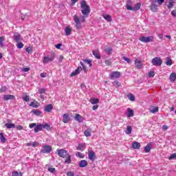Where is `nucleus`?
Returning <instances> with one entry per match:
<instances>
[{"label": "nucleus", "mask_w": 176, "mask_h": 176, "mask_svg": "<svg viewBox=\"0 0 176 176\" xmlns=\"http://www.w3.org/2000/svg\"><path fill=\"white\" fill-rule=\"evenodd\" d=\"M105 64H107V65H111L112 63L111 62V60H105Z\"/></svg>", "instance_id": "61"}, {"label": "nucleus", "mask_w": 176, "mask_h": 176, "mask_svg": "<svg viewBox=\"0 0 176 176\" xmlns=\"http://www.w3.org/2000/svg\"><path fill=\"white\" fill-rule=\"evenodd\" d=\"M76 156H77V157H80V159L85 158V154L79 152L76 154Z\"/></svg>", "instance_id": "40"}, {"label": "nucleus", "mask_w": 176, "mask_h": 176, "mask_svg": "<svg viewBox=\"0 0 176 176\" xmlns=\"http://www.w3.org/2000/svg\"><path fill=\"white\" fill-rule=\"evenodd\" d=\"M0 91H1V93H3V92L6 91V87H1L0 89Z\"/></svg>", "instance_id": "62"}, {"label": "nucleus", "mask_w": 176, "mask_h": 176, "mask_svg": "<svg viewBox=\"0 0 176 176\" xmlns=\"http://www.w3.org/2000/svg\"><path fill=\"white\" fill-rule=\"evenodd\" d=\"M133 131V128L131 126H128L126 129V134H131V131Z\"/></svg>", "instance_id": "36"}, {"label": "nucleus", "mask_w": 176, "mask_h": 176, "mask_svg": "<svg viewBox=\"0 0 176 176\" xmlns=\"http://www.w3.org/2000/svg\"><path fill=\"white\" fill-rule=\"evenodd\" d=\"M65 34L68 36L71 35V32H72V28L69 27H67L65 30Z\"/></svg>", "instance_id": "26"}, {"label": "nucleus", "mask_w": 176, "mask_h": 176, "mask_svg": "<svg viewBox=\"0 0 176 176\" xmlns=\"http://www.w3.org/2000/svg\"><path fill=\"white\" fill-rule=\"evenodd\" d=\"M151 64H153V65H155L156 67H160V65L163 64V61L160 57H155L152 59Z\"/></svg>", "instance_id": "3"}, {"label": "nucleus", "mask_w": 176, "mask_h": 176, "mask_svg": "<svg viewBox=\"0 0 176 176\" xmlns=\"http://www.w3.org/2000/svg\"><path fill=\"white\" fill-rule=\"evenodd\" d=\"M45 89H43V88H41V89H40L38 90V93H39L40 94H45Z\"/></svg>", "instance_id": "56"}, {"label": "nucleus", "mask_w": 176, "mask_h": 176, "mask_svg": "<svg viewBox=\"0 0 176 176\" xmlns=\"http://www.w3.org/2000/svg\"><path fill=\"white\" fill-rule=\"evenodd\" d=\"M5 126L7 129H16V124L13 123H6Z\"/></svg>", "instance_id": "23"}, {"label": "nucleus", "mask_w": 176, "mask_h": 176, "mask_svg": "<svg viewBox=\"0 0 176 176\" xmlns=\"http://www.w3.org/2000/svg\"><path fill=\"white\" fill-rule=\"evenodd\" d=\"M81 6V12L83 16H78V15H74L73 16V20L76 23V30H82V24L80 23H85V17H89V14H90V6H87L86 1L82 0L80 3Z\"/></svg>", "instance_id": "1"}, {"label": "nucleus", "mask_w": 176, "mask_h": 176, "mask_svg": "<svg viewBox=\"0 0 176 176\" xmlns=\"http://www.w3.org/2000/svg\"><path fill=\"white\" fill-rule=\"evenodd\" d=\"M171 14H172V16H173L174 17H176V10L172 11Z\"/></svg>", "instance_id": "64"}, {"label": "nucleus", "mask_w": 176, "mask_h": 176, "mask_svg": "<svg viewBox=\"0 0 176 176\" xmlns=\"http://www.w3.org/2000/svg\"><path fill=\"white\" fill-rule=\"evenodd\" d=\"M14 98V96L13 95H6L3 96V100L8 101V100H13Z\"/></svg>", "instance_id": "24"}, {"label": "nucleus", "mask_w": 176, "mask_h": 176, "mask_svg": "<svg viewBox=\"0 0 176 176\" xmlns=\"http://www.w3.org/2000/svg\"><path fill=\"white\" fill-rule=\"evenodd\" d=\"M12 176H23V174H21V173L14 171L12 173Z\"/></svg>", "instance_id": "44"}, {"label": "nucleus", "mask_w": 176, "mask_h": 176, "mask_svg": "<svg viewBox=\"0 0 176 176\" xmlns=\"http://www.w3.org/2000/svg\"><path fill=\"white\" fill-rule=\"evenodd\" d=\"M129 98L130 101H135V97H134L133 95L129 96Z\"/></svg>", "instance_id": "52"}, {"label": "nucleus", "mask_w": 176, "mask_h": 176, "mask_svg": "<svg viewBox=\"0 0 176 176\" xmlns=\"http://www.w3.org/2000/svg\"><path fill=\"white\" fill-rule=\"evenodd\" d=\"M113 86H115L116 87H119V86H120V83H119V82H118V81H114V82H113Z\"/></svg>", "instance_id": "49"}, {"label": "nucleus", "mask_w": 176, "mask_h": 176, "mask_svg": "<svg viewBox=\"0 0 176 176\" xmlns=\"http://www.w3.org/2000/svg\"><path fill=\"white\" fill-rule=\"evenodd\" d=\"M80 71H82V67H78L75 72H72L71 74V76H76V75H79L80 73Z\"/></svg>", "instance_id": "13"}, {"label": "nucleus", "mask_w": 176, "mask_h": 176, "mask_svg": "<svg viewBox=\"0 0 176 176\" xmlns=\"http://www.w3.org/2000/svg\"><path fill=\"white\" fill-rule=\"evenodd\" d=\"M58 155L60 156V157H63V159H65L67 156H68V151L64 150V149H58L57 150Z\"/></svg>", "instance_id": "4"}, {"label": "nucleus", "mask_w": 176, "mask_h": 176, "mask_svg": "<svg viewBox=\"0 0 176 176\" xmlns=\"http://www.w3.org/2000/svg\"><path fill=\"white\" fill-rule=\"evenodd\" d=\"M120 72H113L110 74V79H118V78H120Z\"/></svg>", "instance_id": "7"}, {"label": "nucleus", "mask_w": 176, "mask_h": 176, "mask_svg": "<svg viewBox=\"0 0 176 176\" xmlns=\"http://www.w3.org/2000/svg\"><path fill=\"white\" fill-rule=\"evenodd\" d=\"M149 111L151 113H156V112H159V107L153 106L150 107Z\"/></svg>", "instance_id": "14"}, {"label": "nucleus", "mask_w": 176, "mask_h": 176, "mask_svg": "<svg viewBox=\"0 0 176 176\" xmlns=\"http://www.w3.org/2000/svg\"><path fill=\"white\" fill-rule=\"evenodd\" d=\"M53 60H54V55L51 56V57L44 56L43 63V64H48V63H51Z\"/></svg>", "instance_id": "6"}, {"label": "nucleus", "mask_w": 176, "mask_h": 176, "mask_svg": "<svg viewBox=\"0 0 176 176\" xmlns=\"http://www.w3.org/2000/svg\"><path fill=\"white\" fill-rule=\"evenodd\" d=\"M40 76H41V78H46V77L47 76V74H46V73H45V72L41 73Z\"/></svg>", "instance_id": "58"}, {"label": "nucleus", "mask_w": 176, "mask_h": 176, "mask_svg": "<svg viewBox=\"0 0 176 176\" xmlns=\"http://www.w3.org/2000/svg\"><path fill=\"white\" fill-rule=\"evenodd\" d=\"M112 47H109V46H106L104 49V52H105V53H107V54H112Z\"/></svg>", "instance_id": "16"}, {"label": "nucleus", "mask_w": 176, "mask_h": 176, "mask_svg": "<svg viewBox=\"0 0 176 176\" xmlns=\"http://www.w3.org/2000/svg\"><path fill=\"white\" fill-rule=\"evenodd\" d=\"M164 2V0H157V5H162Z\"/></svg>", "instance_id": "60"}, {"label": "nucleus", "mask_w": 176, "mask_h": 176, "mask_svg": "<svg viewBox=\"0 0 176 176\" xmlns=\"http://www.w3.org/2000/svg\"><path fill=\"white\" fill-rule=\"evenodd\" d=\"M69 120H71V118H69V114L65 113L63 115V123H68Z\"/></svg>", "instance_id": "12"}, {"label": "nucleus", "mask_w": 176, "mask_h": 176, "mask_svg": "<svg viewBox=\"0 0 176 176\" xmlns=\"http://www.w3.org/2000/svg\"><path fill=\"white\" fill-rule=\"evenodd\" d=\"M151 9L153 12H156V10H157V5H156V1L152 3Z\"/></svg>", "instance_id": "19"}, {"label": "nucleus", "mask_w": 176, "mask_h": 176, "mask_svg": "<svg viewBox=\"0 0 176 176\" xmlns=\"http://www.w3.org/2000/svg\"><path fill=\"white\" fill-rule=\"evenodd\" d=\"M52 109H53V105H52V104H50L45 107L44 111L45 112H51Z\"/></svg>", "instance_id": "18"}, {"label": "nucleus", "mask_w": 176, "mask_h": 176, "mask_svg": "<svg viewBox=\"0 0 176 176\" xmlns=\"http://www.w3.org/2000/svg\"><path fill=\"white\" fill-rule=\"evenodd\" d=\"M131 1H128L126 5V8L128 10H134V8H133L131 6Z\"/></svg>", "instance_id": "33"}, {"label": "nucleus", "mask_w": 176, "mask_h": 176, "mask_svg": "<svg viewBox=\"0 0 176 176\" xmlns=\"http://www.w3.org/2000/svg\"><path fill=\"white\" fill-rule=\"evenodd\" d=\"M148 76L149 78H153V76H155V72H148Z\"/></svg>", "instance_id": "55"}, {"label": "nucleus", "mask_w": 176, "mask_h": 176, "mask_svg": "<svg viewBox=\"0 0 176 176\" xmlns=\"http://www.w3.org/2000/svg\"><path fill=\"white\" fill-rule=\"evenodd\" d=\"M0 140L2 142V144H5L6 142V138H5V136L3 135V133H0Z\"/></svg>", "instance_id": "35"}, {"label": "nucleus", "mask_w": 176, "mask_h": 176, "mask_svg": "<svg viewBox=\"0 0 176 176\" xmlns=\"http://www.w3.org/2000/svg\"><path fill=\"white\" fill-rule=\"evenodd\" d=\"M52 152V146L49 145H43L41 149L42 153H50Z\"/></svg>", "instance_id": "5"}, {"label": "nucleus", "mask_w": 176, "mask_h": 176, "mask_svg": "<svg viewBox=\"0 0 176 176\" xmlns=\"http://www.w3.org/2000/svg\"><path fill=\"white\" fill-rule=\"evenodd\" d=\"M88 157L89 160L94 162V160H96V153L93 151H89L88 153Z\"/></svg>", "instance_id": "8"}, {"label": "nucleus", "mask_w": 176, "mask_h": 176, "mask_svg": "<svg viewBox=\"0 0 176 176\" xmlns=\"http://www.w3.org/2000/svg\"><path fill=\"white\" fill-rule=\"evenodd\" d=\"M140 8H141V4L138 3L133 8V10H139Z\"/></svg>", "instance_id": "43"}, {"label": "nucleus", "mask_w": 176, "mask_h": 176, "mask_svg": "<svg viewBox=\"0 0 176 176\" xmlns=\"http://www.w3.org/2000/svg\"><path fill=\"white\" fill-rule=\"evenodd\" d=\"M48 171H50V173H56V168H48Z\"/></svg>", "instance_id": "57"}, {"label": "nucleus", "mask_w": 176, "mask_h": 176, "mask_svg": "<svg viewBox=\"0 0 176 176\" xmlns=\"http://www.w3.org/2000/svg\"><path fill=\"white\" fill-rule=\"evenodd\" d=\"M135 65L136 68H138V69H141V68H142V63L141 60H140V59H136L135 60Z\"/></svg>", "instance_id": "11"}, {"label": "nucleus", "mask_w": 176, "mask_h": 176, "mask_svg": "<svg viewBox=\"0 0 176 176\" xmlns=\"http://www.w3.org/2000/svg\"><path fill=\"white\" fill-rule=\"evenodd\" d=\"M165 64L166 65H168L169 67L173 65V60L170 58H166V60L165 62Z\"/></svg>", "instance_id": "32"}, {"label": "nucleus", "mask_w": 176, "mask_h": 176, "mask_svg": "<svg viewBox=\"0 0 176 176\" xmlns=\"http://www.w3.org/2000/svg\"><path fill=\"white\" fill-rule=\"evenodd\" d=\"M43 130V124H38L34 128V132L38 133V131H42Z\"/></svg>", "instance_id": "10"}, {"label": "nucleus", "mask_w": 176, "mask_h": 176, "mask_svg": "<svg viewBox=\"0 0 176 176\" xmlns=\"http://www.w3.org/2000/svg\"><path fill=\"white\" fill-rule=\"evenodd\" d=\"M23 101H26V102H28L30 101V97L27 95L23 97Z\"/></svg>", "instance_id": "45"}, {"label": "nucleus", "mask_w": 176, "mask_h": 176, "mask_svg": "<svg viewBox=\"0 0 176 176\" xmlns=\"http://www.w3.org/2000/svg\"><path fill=\"white\" fill-rule=\"evenodd\" d=\"M43 129H45V130L49 131L50 130V125L49 124H43Z\"/></svg>", "instance_id": "41"}, {"label": "nucleus", "mask_w": 176, "mask_h": 176, "mask_svg": "<svg viewBox=\"0 0 176 176\" xmlns=\"http://www.w3.org/2000/svg\"><path fill=\"white\" fill-rule=\"evenodd\" d=\"M25 52H27L28 53L30 54L31 52H32V47H28L25 49Z\"/></svg>", "instance_id": "51"}, {"label": "nucleus", "mask_w": 176, "mask_h": 176, "mask_svg": "<svg viewBox=\"0 0 176 176\" xmlns=\"http://www.w3.org/2000/svg\"><path fill=\"white\" fill-rule=\"evenodd\" d=\"M80 65L82 67V69L85 72H87V67L83 62L80 63Z\"/></svg>", "instance_id": "39"}, {"label": "nucleus", "mask_w": 176, "mask_h": 176, "mask_svg": "<svg viewBox=\"0 0 176 176\" xmlns=\"http://www.w3.org/2000/svg\"><path fill=\"white\" fill-rule=\"evenodd\" d=\"M16 47L18 48V49H23V47H24V44H23V43H21V42H19L18 43V44H17V45H16Z\"/></svg>", "instance_id": "42"}, {"label": "nucleus", "mask_w": 176, "mask_h": 176, "mask_svg": "<svg viewBox=\"0 0 176 176\" xmlns=\"http://www.w3.org/2000/svg\"><path fill=\"white\" fill-rule=\"evenodd\" d=\"M13 38L14 41H15V42L16 43L20 42V41H23V37H21V36L19 33H14Z\"/></svg>", "instance_id": "9"}, {"label": "nucleus", "mask_w": 176, "mask_h": 176, "mask_svg": "<svg viewBox=\"0 0 176 176\" xmlns=\"http://www.w3.org/2000/svg\"><path fill=\"white\" fill-rule=\"evenodd\" d=\"M89 102L92 104H98L99 100H98V98H91L89 100Z\"/></svg>", "instance_id": "34"}, {"label": "nucleus", "mask_w": 176, "mask_h": 176, "mask_svg": "<svg viewBox=\"0 0 176 176\" xmlns=\"http://www.w3.org/2000/svg\"><path fill=\"white\" fill-rule=\"evenodd\" d=\"M38 144L37 142H34L33 143H32V146H33L34 147H36L38 146Z\"/></svg>", "instance_id": "63"}, {"label": "nucleus", "mask_w": 176, "mask_h": 176, "mask_svg": "<svg viewBox=\"0 0 176 176\" xmlns=\"http://www.w3.org/2000/svg\"><path fill=\"white\" fill-rule=\"evenodd\" d=\"M66 160H65V164H69L71 163V155L67 154V155L65 157Z\"/></svg>", "instance_id": "30"}, {"label": "nucleus", "mask_w": 176, "mask_h": 176, "mask_svg": "<svg viewBox=\"0 0 176 176\" xmlns=\"http://www.w3.org/2000/svg\"><path fill=\"white\" fill-rule=\"evenodd\" d=\"M32 113H34V115H36V116H41L42 115V112H41V111L38 110V109H34L32 111Z\"/></svg>", "instance_id": "28"}, {"label": "nucleus", "mask_w": 176, "mask_h": 176, "mask_svg": "<svg viewBox=\"0 0 176 176\" xmlns=\"http://www.w3.org/2000/svg\"><path fill=\"white\" fill-rule=\"evenodd\" d=\"M83 61H84V63H86L87 64L89 65V67H91V60L85 59Z\"/></svg>", "instance_id": "48"}, {"label": "nucleus", "mask_w": 176, "mask_h": 176, "mask_svg": "<svg viewBox=\"0 0 176 176\" xmlns=\"http://www.w3.org/2000/svg\"><path fill=\"white\" fill-rule=\"evenodd\" d=\"M153 39H155L153 36H142L140 37L139 41H140V42H143V43H148L149 42H153Z\"/></svg>", "instance_id": "2"}, {"label": "nucleus", "mask_w": 176, "mask_h": 176, "mask_svg": "<svg viewBox=\"0 0 176 176\" xmlns=\"http://www.w3.org/2000/svg\"><path fill=\"white\" fill-rule=\"evenodd\" d=\"M84 134L85 137H91V129H88L85 131Z\"/></svg>", "instance_id": "27"}, {"label": "nucleus", "mask_w": 176, "mask_h": 176, "mask_svg": "<svg viewBox=\"0 0 176 176\" xmlns=\"http://www.w3.org/2000/svg\"><path fill=\"white\" fill-rule=\"evenodd\" d=\"M87 164V161L82 160L79 162V167L83 168V167H86Z\"/></svg>", "instance_id": "22"}, {"label": "nucleus", "mask_w": 176, "mask_h": 176, "mask_svg": "<svg viewBox=\"0 0 176 176\" xmlns=\"http://www.w3.org/2000/svg\"><path fill=\"white\" fill-rule=\"evenodd\" d=\"M67 176H75V173H74V172L72 171H68L67 173Z\"/></svg>", "instance_id": "53"}, {"label": "nucleus", "mask_w": 176, "mask_h": 176, "mask_svg": "<svg viewBox=\"0 0 176 176\" xmlns=\"http://www.w3.org/2000/svg\"><path fill=\"white\" fill-rule=\"evenodd\" d=\"M75 120L78 122V123H81L83 122V117H82L80 114H76L74 117Z\"/></svg>", "instance_id": "15"}, {"label": "nucleus", "mask_w": 176, "mask_h": 176, "mask_svg": "<svg viewBox=\"0 0 176 176\" xmlns=\"http://www.w3.org/2000/svg\"><path fill=\"white\" fill-rule=\"evenodd\" d=\"M144 151L146 152V153H149V152H151V146L149 144H147L144 147Z\"/></svg>", "instance_id": "38"}, {"label": "nucleus", "mask_w": 176, "mask_h": 176, "mask_svg": "<svg viewBox=\"0 0 176 176\" xmlns=\"http://www.w3.org/2000/svg\"><path fill=\"white\" fill-rule=\"evenodd\" d=\"M123 60L126 61V63H128V64H130V63H131V60H130V58H127L126 56H123Z\"/></svg>", "instance_id": "47"}, {"label": "nucleus", "mask_w": 176, "mask_h": 176, "mask_svg": "<svg viewBox=\"0 0 176 176\" xmlns=\"http://www.w3.org/2000/svg\"><path fill=\"white\" fill-rule=\"evenodd\" d=\"M93 54L96 57V58L100 59L101 58V56L100 55V52L98 51H93Z\"/></svg>", "instance_id": "31"}, {"label": "nucleus", "mask_w": 176, "mask_h": 176, "mask_svg": "<svg viewBox=\"0 0 176 176\" xmlns=\"http://www.w3.org/2000/svg\"><path fill=\"white\" fill-rule=\"evenodd\" d=\"M15 129H16V130H23L24 127H23L21 125H18L16 126H15Z\"/></svg>", "instance_id": "54"}, {"label": "nucleus", "mask_w": 176, "mask_h": 176, "mask_svg": "<svg viewBox=\"0 0 176 176\" xmlns=\"http://www.w3.org/2000/svg\"><path fill=\"white\" fill-rule=\"evenodd\" d=\"M103 19H104V20L108 22L112 21V17L108 14H103Z\"/></svg>", "instance_id": "25"}, {"label": "nucleus", "mask_w": 176, "mask_h": 176, "mask_svg": "<svg viewBox=\"0 0 176 176\" xmlns=\"http://www.w3.org/2000/svg\"><path fill=\"white\" fill-rule=\"evenodd\" d=\"M173 159H176V153H173L169 157V160H173Z\"/></svg>", "instance_id": "50"}, {"label": "nucleus", "mask_w": 176, "mask_h": 176, "mask_svg": "<svg viewBox=\"0 0 176 176\" xmlns=\"http://www.w3.org/2000/svg\"><path fill=\"white\" fill-rule=\"evenodd\" d=\"M141 146V144L138 142H133L132 143V148L133 149H140V147Z\"/></svg>", "instance_id": "17"}, {"label": "nucleus", "mask_w": 176, "mask_h": 176, "mask_svg": "<svg viewBox=\"0 0 176 176\" xmlns=\"http://www.w3.org/2000/svg\"><path fill=\"white\" fill-rule=\"evenodd\" d=\"M174 6V1H170L169 4L168 5V9H171Z\"/></svg>", "instance_id": "46"}, {"label": "nucleus", "mask_w": 176, "mask_h": 176, "mask_svg": "<svg viewBox=\"0 0 176 176\" xmlns=\"http://www.w3.org/2000/svg\"><path fill=\"white\" fill-rule=\"evenodd\" d=\"M170 82L173 83V82H175L176 80V74L175 73H172L170 76H169Z\"/></svg>", "instance_id": "21"}, {"label": "nucleus", "mask_w": 176, "mask_h": 176, "mask_svg": "<svg viewBox=\"0 0 176 176\" xmlns=\"http://www.w3.org/2000/svg\"><path fill=\"white\" fill-rule=\"evenodd\" d=\"M39 105H40L39 102L36 101H34L30 103V107H32L33 108H38Z\"/></svg>", "instance_id": "29"}, {"label": "nucleus", "mask_w": 176, "mask_h": 176, "mask_svg": "<svg viewBox=\"0 0 176 176\" xmlns=\"http://www.w3.org/2000/svg\"><path fill=\"white\" fill-rule=\"evenodd\" d=\"M126 111L128 112V118H133V116H134V111L133 109L128 108Z\"/></svg>", "instance_id": "20"}, {"label": "nucleus", "mask_w": 176, "mask_h": 176, "mask_svg": "<svg viewBox=\"0 0 176 176\" xmlns=\"http://www.w3.org/2000/svg\"><path fill=\"white\" fill-rule=\"evenodd\" d=\"M35 126H36V123H32V124H30L29 127L30 129H34Z\"/></svg>", "instance_id": "59"}, {"label": "nucleus", "mask_w": 176, "mask_h": 176, "mask_svg": "<svg viewBox=\"0 0 176 176\" xmlns=\"http://www.w3.org/2000/svg\"><path fill=\"white\" fill-rule=\"evenodd\" d=\"M86 147L83 144H80L76 147L77 151H85Z\"/></svg>", "instance_id": "37"}]
</instances>
